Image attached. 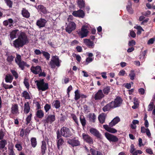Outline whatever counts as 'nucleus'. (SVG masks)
I'll list each match as a JSON object with an SVG mask.
<instances>
[{
    "instance_id": "f257e3e1",
    "label": "nucleus",
    "mask_w": 155,
    "mask_h": 155,
    "mask_svg": "<svg viewBox=\"0 0 155 155\" xmlns=\"http://www.w3.org/2000/svg\"><path fill=\"white\" fill-rule=\"evenodd\" d=\"M39 91H44L48 88V85L47 83L44 82L43 79L36 80L35 81Z\"/></svg>"
},
{
    "instance_id": "f03ea898",
    "label": "nucleus",
    "mask_w": 155,
    "mask_h": 155,
    "mask_svg": "<svg viewBox=\"0 0 155 155\" xmlns=\"http://www.w3.org/2000/svg\"><path fill=\"white\" fill-rule=\"evenodd\" d=\"M61 61L59 60L58 56H53L49 62V65L52 68H54L56 66L59 67Z\"/></svg>"
},
{
    "instance_id": "7ed1b4c3",
    "label": "nucleus",
    "mask_w": 155,
    "mask_h": 155,
    "mask_svg": "<svg viewBox=\"0 0 155 155\" xmlns=\"http://www.w3.org/2000/svg\"><path fill=\"white\" fill-rule=\"evenodd\" d=\"M55 116L54 115L49 114L45 116L42 120L45 126H48L49 124H52L55 120Z\"/></svg>"
},
{
    "instance_id": "20e7f679",
    "label": "nucleus",
    "mask_w": 155,
    "mask_h": 155,
    "mask_svg": "<svg viewBox=\"0 0 155 155\" xmlns=\"http://www.w3.org/2000/svg\"><path fill=\"white\" fill-rule=\"evenodd\" d=\"M15 60V62L18 65L19 68L22 70H23L24 67L26 64V63L24 61H22L21 56L19 54H17Z\"/></svg>"
},
{
    "instance_id": "39448f33",
    "label": "nucleus",
    "mask_w": 155,
    "mask_h": 155,
    "mask_svg": "<svg viewBox=\"0 0 155 155\" xmlns=\"http://www.w3.org/2000/svg\"><path fill=\"white\" fill-rule=\"evenodd\" d=\"M66 26L65 28V30L66 31L69 33H70L76 28V24L73 21H70V22H66Z\"/></svg>"
},
{
    "instance_id": "423d86ee",
    "label": "nucleus",
    "mask_w": 155,
    "mask_h": 155,
    "mask_svg": "<svg viewBox=\"0 0 155 155\" xmlns=\"http://www.w3.org/2000/svg\"><path fill=\"white\" fill-rule=\"evenodd\" d=\"M61 134L62 136L67 137L72 135V134L69 129L67 127H63L61 130Z\"/></svg>"
},
{
    "instance_id": "0eeeda50",
    "label": "nucleus",
    "mask_w": 155,
    "mask_h": 155,
    "mask_svg": "<svg viewBox=\"0 0 155 155\" xmlns=\"http://www.w3.org/2000/svg\"><path fill=\"white\" fill-rule=\"evenodd\" d=\"M122 102L123 100L122 98L120 97H118L114 99V101L110 102L114 108L120 106L122 104Z\"/></svg>"
},
{
    "instance_id": "6e6552de",
    "label": "nucleus",
    "mask_w": 155,
    "mask_h": 155,
    "mask_svg": "<svg viewBox=\"0 0 155 155\" xmlns=\"http://www.w3.org/2000/svg\"><path fill=\"white\" fill-rule=\"evenodd\" d=\"M86 26H83L82 27L78 33V34L79 36H81V38H83L86 37L88 34V31L87 28Z\"/></svg>"
},
{
    "instance_id": "1a4fd4ad",
    "label": "nucleus",
    "mask_w": 155,
    "mask_h": 155,
    "mask_svg": "<svg viewBox=\"0 0 155 155\" xmlns=\"http://www.w3.org/2000/svg\"><path fill=\"white\" fill-rule=\"evenodd\" d=\"M105 136L107 139L110 141L116 142L118 141V139L116 136L106 132L105 133Z\"/></svg>"
},
{
    "instance_id": "9d476101",
    "label": "nucleus",
    "mask_w": 155,
    "mask_h": 155,
    "mask_svg": "<svg viewBox=\"0 0 155 155\" xmlns=\"http://www.w3.org/2000/svg\"><path fill=\"white\" fill-rule=\"evenodd\" d=\"M57 145L58 149L59 148V147L64 143V141L61 137V135L60 134V131L58 130L57 132Z\"/></svg>"
},
{
    "instance_id": "9b49d317",
    "label": "nucleus",
    "mask_w": 155,
    "mask_h": 155,
    "mask_svg": "<svg viewBox=\"0 0 155 155\" xmlns=\"http://www.w3.org/2000/svg\"><path fill=\"white\" fill-rule=\"evenodd\" d=\"M83 139L84 141L89 144H92L93 143V140L92 138L88 134L83 133L82 134Z\"/></svg>"
},
{
    "instance_id": "f8f14e48",
    "label": "nucleus",
    "mask_w": 155,
    "mask_h": 155,
    "mask_svg": "<svg viewBox=\"0 0 155 155\" xmlns=\"http://www.w3.org/2000/svg\"><path fill=\"white\" fill-rule=\"evenodd\" d=\"M18 38L24 45L28 42L27 37L24 33H20Z\"/></svg>"
},
{
    "instance_id": "ddd939ff",
    "label": "nucleus",
    "mask_w": 155,
    "mask_h": 155,
    "mask_svg": "<svg viewBox=\"0 0 155 155\" xmlns=\"http://www.w3.org/2000/svg\"><path fill=\"white\" fill-rule=\"evenodd\" d=\"M90 132L91 134L96 136L98 138H101V134L99 131L96 129L91 128L90 130Z\"/></svg>"
},
{
    "instance_id": "4468645a",
    "label": "nucleus",
    "mask_w": 155,
    "mask_h": 155,
    "mask_svg": "<svg viewBox=\"0 0 155 155\" xmlns=\"http://www.w3.org/2000/svg\"><path fill=\"white\" fill-rule=\"evenodd\" d=\"M72 15L75 16L83 18L84 16V13L81 10H79L77 11H74L72 13Z\"/></svg>"
},
{
    "instance_id": "2eb2a0df",
    "label": "nucleus",
    "mask_w": 155,
    "mask_h": 155,
    "mask_svg": "<svg viewBox=\"0 0 155 155\" xmlns=\"http://www.w3.org/2000/svg\"><path fill=\"white\" fill-rule=\"evenodd\" d=\"M11 110V112L14 115H16L19 114L18 107L17 104L12 105Z\"/></svg>"
},
{
    "instance_id": "dca6fc26",
    "label": "nucleus",
    "mask_w": 155,
    "mask_h": 155,
    "mask_svg": "<svg viewBox=\"0 0 155 155\" xmlns=\"http://www.w3.org/2000/svg\"><path fill=\"white\" fill-rule=\"evenodd\" d=\"M31 71L35 74H39L41 71V69L40 66H37L36 67L32 66L31 68Z\"/></svg>"
},
{
    "instance_id": "f3484780",
    "label": "nucleus",
    "mask_w": 155,
    "mask_h": 155,
    "mask_svg": "<svg viewBox=\"0 0 155 155\" xmlns=\"http://www.w3.org/2000/svg\"><path fill=\"white\" fill-rule=\"evenodd\" d=\"M47 22V21L44 19L40 18L36 22L37 25L40 28L44 27Z\"/></svg>"
},
{
    "instance_id": "a211bd4d",
    "label": "nucleus",
    "mask_w": 155,
    "mask_h": 155,
    "mask_svg": "<svg viewBox=\"0 0 155 155\" xmlns=\"http://www.w3.org/2000/svg\"><path fill=\"white\" fill-rule=\"evenodd\" d=\"M68 143L73 147L77 146L80 144V142L77 140L75 138L72 139H69L67 141Z\"/></svg>"
},
{
    "instance_id": "6ab92c4d",
    "label": "nucleus",
    "mask_w": 155,
    "mask_h": 155,
    "mask_svg": "<svg viewBox=\"0 0 155 155\" xmlns=\"http://www.w3.org/2000/svg\"><path fill=\"white\" fill-rule=\"evenodd\" d=\"M24 45L20 41L18 38L13 42V46L15 48H19L22 47Z\"/></svg>"
},
{
    "instance_id": "aec40b11",
    "label": "nucleus",
    "mask_w": 155,
    "mask_h": 155,
    "mask_svg": "<svg viewBox=\"0 0 155 155\" xmlns=\"http://www.w3.org/2000/svg\"><path fill=\"white\" fill-rule=\"evenodd\" d=\"M104 96L102 90H99L95 94L94 98L95 100H100L104 97Z\"/></svg>"
},
{
    "instance_id": "412c9836",
    "label": "nucleus",
    "mask_w": 155,
    "mask_h": 155,
    "mask_svg": "<svg viewBox=\"0 0 155 155\" xmlns=\"http://www.w3.org/2000/svg\"><path fill=\"white\" fill-rule=\"evenodd\" d=\"M0 141V150L4 151V149H6L5 146L7 144V141L5 139H2Z\"/></svg>"
},
{
    "instance_id": "4be33fe9",
    "label": "nucleus",
    "mask_w": 155,
    "mask_h": 155,
    "mask_svg": "<svg viewBox=\"0 0 155 155\" xmlns=\"http://www.w3.org/2000/svg\"><path fill=\"white\" fill-rule=\"evenodd\" d=\"M107 125H103L104 128L109 132L114 134L117 132V131L116 129L113 128H111L110 127H111Z\"/></svg>"
},
{
    "instance_id": "5701e85b",
    "label": "nucleus",
    "mask_w": 155,
    "mask_h": 155,
    "mask_svg": "<svg viewBox=\"0 0 155 155\" xmlns=\"http://www.w3.org/2000/svg\"><path fill=\"white\" fill-rule=\"evenodd\" d=\"M120 121V119L119 117H115L109 124V126L111 127L115 126Z\"/></svg>"
},
{
    "instance_id": "b1692460",
    "label": "nucleus",
    "mask_w": 155,
    "mask_h": 155,
    "mask_svg": "<svg viewBox=\"0 0 155 155\" xmlns=\"http://www.w3.org/2000/svg\"><path fill=\"white\" fill-rule=\"evenodd\" d=\"M84 43L85 45L90 48H93L94 44L93 42L91 41L89 39H84Z\"/></svg>"
},
{
    "instance_id": "393cba45",
    "label": "nucleus",
    "mask_w": 155,
    "mask_h": 155,
    "mask_svg": "<svg viewBox=\"0 0 155 155\" xmlns=\"http://www.w3.org/2000/svg\"><path fill=\"white\" fill-rule=\"evenodd\" d=\"M30 107L29 102H28L25 103L24 104V113L26 114H28L30 111Z\"/></svg>"
},
{
    "instance_id": "a878e982",
    "label": "nucleus",
    "mask_w": 155,
    "mask_h": 155,
    "mask_svg": "<svg viewBox=\"0 0 155 155\" xmlns=\"http://www.w3.org/2000/svg\"><path fill=\"white\" fill-rule=\"evenodd\" d=\"M132 4L130 0L128 1L126 8L128 12L130 14H132L133 13V10L132 8Z\"/></svg>"
},
{
    "instance_id": "bb28decb",
    "label": "nucleus",
    "mask_w": 155,
    "mask_h": 155,
    "mask_svg": "<svg viewBox=\"0 0 155 155\" xmlns=\"http://www.w3.org/2000/svg\"><path fill=\"white\" fill-rule=\"evenodd\" d=\"M19 31L18 30L13 31L10 34V38L12 40L18 35Z\"/></svg>"
},
{
    "instance_id": "cd10ccee",
    "label": "nucleus",
    "mask_w": 155,
    "mask_h": 155,
    "mask_svg": "<svg viewBox=\"0 0 155 155\" xmlns=\"http://www.w3.org/2000/svg\"><path fill=\"white\" fill-rule=\"evenodd\" d=\"M106 117V115L104 113H102L99 115L98 119L100 123L103 124L104 123Z\"/></svg>"
},
{
    "instance_id": "c85d7f7f",
    "label": "nucleus",
    "mask_w": 155,
    "mask_h": 155,
    "mask_svg": "<svg viewBox=\"0 0 155 155\" xmlns=\"http://www.w3.org/2000/svg\"><path fill=\"white\" fill-rule=\"evenodd\" d=\"M13 79L12 75L10 74H7L5 78V81L7 83H11Z\"/></svg>"
},
{
    "instance_id": "c756f323",
    "label": "nucleus",
    "mask_w": 155,
    "mask_h": 155,
    "mask_svg": "<svg viewBox=\"0 0 155 155\" xmlns=\"http://www.w3.org/2000/svg\"><path fill=\"white\" fill-rule=\"evenodd\" d=\"M111 108H114L112 105L111 102L108 103L103 108V110L104 112H106L109 110Z\"/></svg>"
},
{
    "instance_id": "7c9ffc66",
    "label": "nucleus",
    "mask_w": 155,
    "mask_h": 155,
    "mask_svg": "<svg viewBox=\"0 0 155 155\" xmlns=\"http://www.w3.org/2000/svg\"><path fill=\"white\" fill-rule=\"evenodd\" d=\"M41 153L43 155L45 153V150L47 149L46 143L45 141L42 142V145L41 147Z\"/></svg>"
},
{
    "instance_id": "2f4dec72",
    "label": "nucleus",
    "mask_w": 155,
    "mask_h": 155,
    "mask_svg": "<svg viewBox=\"0 0 155 155\" xmlns=\"http://www.w3.org/2000/svg\"><path fill=\"white\" fill-rule=\"evenodd\" d=\"M13 21L12 19L10 18L8 20H5L3 22V24L5 26L8 25L9 27H12V23Z\"/></svg>"
},
{
    "instance_id": "473e14b6",
    "label": "nucleus",
    "mask_w": 155,
    "mask_h": 155,
    "mask_svg": "<svg viewBox=\"0 0 155 155\" xmlns=\"http://www.w3.org/2000/svg\"><path fill=\"white\" fill-rule=\"evenodd\" d=\"M23 16L26 18H28L30 17V13L26 9L23 8L22 11Z\"/></svg>"
},
{
    "instance_id": "72a5a7b5",
    "label": "nucleus",
    "mask_w": 155,
    "mask_h": 155,
    "mask_svg": "<svg viewBox=\"0 0 155 155\" xmlns=\"http://www.w3.org/2000/svg\"><path fill=\"white\" fill-rule=\"evenodd\" d=\"M88 117L89 120L93 122H94L96 119V117L94 113H90L88 115Z\"/></svg>"
},
{
    "instance_id": "f704fd0d",
    "label": "nucleus",
    "mask_w": 155,
    "mask_h": 155,
    "mask_svg": "<svg viewBox=\"0 0 155 155\" xmlns=\"http://www.w3.org/2000/svg\"><path fill=\"white\" fill-rule=\"evenodd\" d=\"M44 114L43 112L41 110H38L36 112V116L39 118H42L44 117Z\"/></svg>"
},
{
    "instance_id": "c9c22d12",
    "label": "nucleus",
    "mask_w": 155,
    "mask_h": 155,
    "mask_svg": "<svg viewBox=\"0 0 155 155\" xmlns=\"http://www.w3.org/2000/svg\"><path fill=\"white\" fill-rule=\"evenodd\" d=\"M31 142L32 147H35L37 145L36 139L35 137H32L31 139Z\"/></svg>"
},
{
    "instance_id": "e433bc0d",
    "label": "nucleus",
    "mask_w": 155,
    "mask_h": 155,
    "mask_svg": "<svg viewBox=\"0 0 155 155\" xmlns=\"http://www.w3.org/2000/svg\"><path fill=\"white\" fill-rule=\"evenodd\" d=\"M78 5L80 8L85 7V3L83 0H77Z\"/></svg>"
},
{
    "instance_id": "4c0bfd02",
    "label": "nucleus",
    "mask_w": 155,
    "mask_h": 155,
    "mask_svg": "<svg viewBox=\"0 0 155 155\" xmlns=\"http://www.w3.org/2000/svg\"><path fill=\"white\" fill-rule=\"evenodd\" d=\"M22 97L25 99H30V97L29 93L26 91H24L22 93Z\"/></svg>"
},
{
    "instance_id": "58836bf2",
    "label": "nucleus",
    "mask_w": 155,
    "mask_h": 155,
    "mask_svg": "<svg viewBox=\"0 0 155 155\" xmlns=\"http://www.w3.org/2000/svg\"><path fill=\"white\" fill-rule=\"evenodd\" d=\"M38 8L39 11L42 12L43 13L45 14L47 13V10L46 8L42 5H39L38 6Z\"/></svg>"
},
{
    "instance_id": "ea45409f",
    "label": "nucleus",
    "mask_w": 155,
    "mask_h": 155,
    "mask_svg": "<svg viewBox=\"0 0 155 155\" xmlns=\"http://www.w3.org/2000/svg\"><path fill=\"white\" fill-rule=\"evenodd\" d=\"M80 120L82 126H85L86 124V120L83 116L81 115L80 116Z\"/></svg>"
},
{
    "instance_id": "a19ab883",
    "label": "nucleus",
    "mask_w": 155,
    "mask_h": 155,
    "mask_svg": "<svg viewBox=\"0 0 155 155\" xmlns=\"http://www.w3.org/2000/svg\"><path fill=\"white\" fill-rule=\"evenodd\" d=\"M74 93V99L75 100H77L81 97V94L80 93L79 91L78 90H76L75 91Z\"/></svg>"
},
{
    "instance_id": "79ce46f5",
    "label": "nucleus",
    "mask_w": 155,
    "mask_h": 155,
    "mask_svg": "<svg viewBox=\"0 0 155 155\" xmlns=\"http://www.w3.org/2000/svg\"><path fill=\"white\" fill-rule=\"evenodd\" d=\"M42 54L47 60H49L50 58V55L48 52L42 51Z\"/></svg>"
},
{
    "instance_id": "37998d69",
    "label": "nucleus",
    "mask_w": 155,
    "mask_h": 155,
    "mask_svg": "<svg viewBox=\"0 0 155 155\" xmlns=\"http://www.w3.org/2000/svg\"><path fill=\"white\" fill-rule=\"evenodd\" d=\"M54 107L56 108H59L60 106V103L59 101L56 100L53 103Z\"/></svg>"
},
{
    "instance_id": "c03bdc74",
    "label": "nucleus",
    "mask_w": 155,
    "mask_h": 155,
    "mask_svg": "<svg viewBox=\"0 0 155 155\" xmlns=\"http://www.w3.org/2000/svg\"><path fill=\"white\" fill-rule=\"evenodd\" d=\"M129 75L130 76V78L131 80H134V78L135 76V74L134 71H131Z\"/></svg>"
},
{
    "instance_id": "a18cd8bd",
    "label": "nucleus",
    "mask_w": 155,
    "mask_h": 155,
    "mask_svg": "<svg viewBox=\"0 0 155 155\" xmlns=\"http://www.w3.org/2000/svg\"><path fill=\"white\" fill-rule=\"evenodd\" d=\"M32 116V114L30 113L29 115H28L26 118V124H28L30 123V122L31 120Z\"/></svg>"
},
{
    "instance_id": "49530a36",
    "label": "nucleus",
    "mask_w": 155,
    "mask_h": 155,
    "mask_svg": "<svg viewBox=\"0 0 155 155\" xmlns=\"http://www.w3.org/2000/svg\"><path fill=\"white\" fill-rule=\"evenodd\" d=\"M110 89V87L108 86L105 87L103 90L104 94H107L109 92Z\"/></svg>"
},
{
    "instance_id": "de8ad7c7",
    "label": "nucleus",
    "mask_w": 155,
    "mask_h": 155,
    "mask_svg": "<svg viewBox=\"0 0 155 155\" xmlns=\"http://www.w3.org/2000/svg\"><path fill=\"white\" fill-rule=\"evenodd\" d=\"M153 102H150L148 106V111H151L153 108Z\"/></svg>"
},
{
    "instance_id": "09e8293b",
    "label": "nucleus",
    "mask_w": 155,
    "mask_h": 155,
    "mask_svg": "<svg viewBox=\"0 0 155 155\" xmlns=\"http://www.w3.org/2000/svg\"><path fill=\"white\" fill-rule=\"evenodd\" d=\"M15 147L17 148V150L19 151H20L22 150V147L21 145L20 144H16L15 145Z\"/></svg>"
},
{
    "instance_id": "8fccbe9b",
    "label": "nucleus",
    "mask_w": 155,
    "mask_h": 155,
    "mask_svg": "<svg viewBox=\"0 0 155 155\" xmlns=\"http://www.w3.org/2000/svg\"><path fill=\"white\" fill-rule=\"evenodd\" d=\"M51 108V105L47 104H46L44 107V108L46 112H48Z\"/></svg>"
},
{
    "instance_id": "3c124183",
    "label": "nucleus",
    "mask_w": 155,
    "mask_h": 155,
    "mask_svg": "<svg viewBox=\"0 0 155 155\" xmlns=\"http://www.w3.org/2000/svg\"><path fill=\"white\" fill-rule=\"evenodd\" d=\"M11 71L15 79L17 78L18 77V75L17 73L14 70H11Z\"/></svg>"
},
{
    "instance_id": "603ef678",
    "label": "nucleus",
    "mask_w": 155,
    "mask_h": 155,
    "mask_svg": "<svg viewBox=\"0 0 155 155\" xmlns=\"http://www.w3.org/2000/svg\"><path fill=\"white\" fill-rule=\"evenodd\" d=\"M3 87L5 89H11L13 87V86L12 84L8 85L6 84H3Z\"/></svg>"
},
{
    "instance_id": "864d4df0",
    "label": "nucleus",
    "mask_w": 155,
    "mask_h": 155,
    "mask_svg": "<svg viewBox=\"0 0 155 155\" xmlns=\"http://www.w3.org/2000/svg\"><path fill=\"white\" fill-rule=\"evenodd\" d=\"M7 5L10 8L12 6V2L10 0H5Z\"/></svg>"
},
{
    "instance_id": "5fc2aeb1",
    "label": "nucleus",
    "mask_w": 155,
    "mask_h": 155,
    "mask_svg": "<svg viewBox=\"0 0 155 155\" xmlns=\"http://www.w3.org/2000/svg\"><path fill=\"white\" fill-rule=\"evenodd\" d=\"M5 134L2 129L0 130V140L3 139Z\"/></svg>"
},
{
    "instance_id": "6e6d98bb",
    "label": "nucleus",
    "mask_w": 155,
    "mask_h": 155,
    "mask_svg": "<svg viewBox=\"0 0 155 155\" xmlns=\"http://www.w3.org/2000/svg\"><path fill=\"white\" fill-rule=\"evenodd\" d=\"M72 118L73 120H74L75 122L77 124H78V119L76 116L74 114H72L71 115Z\"/></svg>"
},
{
    "instance_id": "4d7b16f0",
    "label": "nucleus",
    "mask_w": 155,
    "mask_h": 155,
    "mask_svg": "<svg viewBox=\"0 0 155 155\" xmlns=\"http://www.w3.org/2000/svg\"><path fill=\"white\" fill-rule=\"evenodd\" d=\"M136 44V42L134 40H132L130 41L129 42L128 45L130 46H132Z\"/></svg>"
},
{
    "instance_id": "13d9d810",
    "label": "nucleus",
    "mask_w": 155,
    "mask_h": 155,
    "mask_svg": "<svg viewBox=\"0 0 155 155\" xmlns=\"http://www.w3.org/2000/svg\"><path fill=\"white\" fill-rule=\"evenodd\" d=\"M14 58V57L12 55H10L8 56L7 58V60L9 62L12 61Z\"/></svg>"
},
{
    "instance_id": "bf43d9fd",
    "label": "nucleus",
    "mask_w": 155,
    "mask_h": 155,
    "mask_svg": "<svg viewBox=\"0 0 155 155\" xmlns=\"http://www.w3.org/2000/svg\"><path fill=\"white\" fill-rule=\"evenodd\" d=\"M134 28L138 30V32H139L140 33H141L142 30L143 31V29L140 26H135Z\"/></svg>"
},
{
    "instance_id": "052dcab7",
    "label": "nucleus",
    "mask_w": 155,
    "mask_h": 155,
    "mask_svg": "<svg viewBox=\"0 0 155 155\" xmlns=\"http://www.w3.org/2000/svg\"><path fill=\"white\" fill-rule=\"evenodd\" d=\"M42 50L40 51L39 49H35L34 51V52L35 54L36 55H40L41 53H42Z\"/></svg>"
},
{
    "instance_id": "680f3d73",
    "label": "nucleus",
    "mask_w": 155,
    "mask_h": 155,
    "mask_svg": "<svg viewBox=\"0 0 155 155\" xmlns=\"http://www.w3.org/2000/svg\"><path fill=\"white\" fill-rule=\"evenodd\" d=\"M155 39L153 38H151L147 42V44L148 45L151 44L153 43Z\"/></svg>"
},
{
    "instance_id": "e2e57ef3",
    "label": "nucleus",
    "mask_w": 155,
    "mask_h": 155,
    "mask_svg": "<svg viewBox=\"0 0 155 155\" xmlns=\"http://www.w3.org/2000/svg\"><path fill=\"white\" fill-rule=\"evenodd\" d=\"M84 111L86 113H87L90 112L87 106L85 105L84 106Z\"/></svg>"
},
{
    "instance_id": "0e129e2a",
    "label": "nucleus",
    "mask_w": 155,
    "mask_h": 155,
    "mask_svg": "<svg viewBox=\"0 0 155 155\" xmlns=\"http://www.w3.org/2000/svg\"><path fill=\"white\" fill-rule=\"evenodd\" d=\"M24 83L26 88H28L29 87V84L28 80L26 79H25L24 81Z\"/></svg>"
},
{
    "instance_id": "69168bd1",
    "label": "nucleus",
    "mask_w": 155,
    "mask_h": 155,
    "mask_svg": "<svg viewBox=\"0 0 155 155\" xmlns=\"http://www.w3.org/2000/svg\"><path fill=\"white\" fill-rule=\"evenodd\" d=\"M90 151L92 155H96V154H97V151H96L94 149L92 148L91 149Z\"/></svg>"
},
{
    "instance_id": "338daca9",
    "label": "nucleus",
    "mask_w": 155,
    "mask_h": 155,
    "mask_svg": "<svg viewBox=\"0 0 155 155\" xmlns=\"http://www.w3.org/2000/svg\"><path fill=\"white\" fill-rule=\"evenodd\" d=\"M138 91L140 94H143L145 93L144 89L142 88H140L138 90Z\"/></svg>"
},
{
    "instance_id": "774afa93",
    "label": "nucleus",
    "mask_w": 155,
    "mask_h": 155,
    "mask_svg": "<svg viewBox=\"0 0 155 155\" xmlns=\"http://www.w3.org/2000/svg\"><path fill=\"white\" fill-rule=\"evenodd\" d=\"M93 60V59L91 58H86V61L87 62V64L88 63L91 62Z\"/></svg>"
}]
</instances>
